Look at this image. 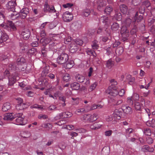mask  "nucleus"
Here are the masks:
<instances>
[{
	"mask_svg": "<svg viewBox=\"0 0 155 155\" xmlns=\"http://www.w3.org/2000/svg\"><path fill=\"white\" fill-rule=\"evenodd\" d=\"M113 11V8L111 6H107L104 10V12L105 13L107 14H109L110 12Z\"/></svg>",
	"mask_w": 155,
	"mask_h": 155,
	"instance_id": "nucleus-37",
	"label": "nucleus"
},
{
	"mask_svg": "<svg viewBox=\"0 0 155 155\" xmlns=\"http://www.w3.org/2000/svg\"><path fill=\"white\" fill-rule=\"evenodd\" d=\"M97 41L96 40H94L92 42L91 45L92 48L93 49H97L99 47L98 45L97 44Z\"/></svg>",
	"mask_w": 155,
	"mask_h": 155,
	"instance_id": "nucleus-40",
	"label": "nucleus"
},
{
	"mask_svg": "<svg viewBox=\"0 0 155 155\" xmlns=\"http://www.w3.org/2000/svg\"><path fill=\"white\" fill-rule=\"evenodd\" d=\"M71 40V37H66L64 38V42L66 44H67V43L70 42Z\"/></svg>",
	"mask_w": 155,
	"mask_h": 155,
	"instance_id": "nucleus-63",
	"label": "nucleus"
},
{
	"mask_svg": "<svg viewBox=\"0 0 155 155\" xmlns=\"http://www.w3.org/2000/svg\"><path fill=\"white\" fill-rule=\"evenodd\" d=\"M78 49V47L75 44H72L70 48V51L72 53H74L77 51Z\"/></svg>",
	"mask_w": 155,
	"mask_h": 155,
	"instance_id": "nucleus-30",
	"label": "nucleus"
},
{
	"mask_svg": "<svg viewBox=\"0 0 155 155\" xmlns=\"http://www.w3.org/2000/svg\"><path fill=\"white\" fill-rule=\"evenodd\" d=\"M148 25H152L151 29L152 31L155 32V19H149L148 20Z\"/></svg>",
	"mask_w": 155,
	"mask_h": 155,
	"instance_id": "nucleus-19",
	"label": "nucleus"
},
{
	"mask_svg": "<svg viewBox=\"0 0 155 155\" xmlns=\"http://www.w3.org/2000/svg\"><path fill=\"white\" fill-rule=\"evenodd\" d=\"M106 5V1L104 0H98L97 2V8L98 10L101 11L104 9Z\"/></svg>",
	"mask_w": 155,
	"mask_h": 155,
	"instance_id": "nucleus-8",
	"label": "nucleus"
},
{
	"mask_svg": "<svg viewBox=\"0 0 155 155\" xmlns=\"http://www.w3.org/2000/svg\"><path fill=\"white\" fill-rule=\"evenodd\" d=\"M1 26L4 28L6 29L8 31H10L11 29L9 25L7 24V25L2 24H1Z\"/></svg>",
	"mask_w": 155,
	"mask_h": 155,
	"instance_id": "nucleus-56",
	"label": "nucleus"
},
{
	"mask_svg": "<svg viewBox=\"0 0 155 155\" xmlns=\"http://www.w3.org/2000/svg\"><path fill=\"white\" fill-rule=\"evenodd\" d=\"M70 13L68 12H66L63 14L62 18L64 21L69 22L73 19V16Z\"/></svg>",
	"mask_w": 155,
	"mask_h": 155,
	"instance_id": "nucleus-6",
	"label": "nucleus"
},
{
	"mask_svg": "<svg viewBox=\"0 0 155 155\" xmlns=\"http://www.w3.org/2000/svg\"><path fill=\"white\" fill-rule=\"evenodd\" d=\"M18 73L15 72L12 74L11 76L8 77L9 85H13L19 79L18 76Z\"/></svg>",
	"mask_w": 155,
	"mask_h": 155,
	"instance_id": "nucleus-3",
	"label": "nucleus"
},
{
	"mask_svg": "<svg viewBox=\"0 0 155 155\" xmlns=\"http://www.w3.org/2000/svg\"><path fill=\"white\" fill-rule=\"evenodd\" d=\"M131 23V20L130 18L127 19L125 21V23L127 26H129Z\"/></svg>",
	"mask_w": 155,
	"mask_h": 155,
	"instance_id": "nucleus-58",
	"label": "nucleus"
},
{
	"mask_svg": "<svg viewBox=\"0 0 155 155\" xmlns=\"http://www.w3.org/2000/svg\"><path fill=\"white\" fill-rule=\"evenodd\" d=\"M9 69L10 70L15 71L17 70L15 65L14 64H10L9 65Z\"/></svg>",
	"mask_w": 155,
	"mask_h": 155,
	"instance_id": "nucleus-48",
	"label": "nucleus"
},
{
	"mask_svg": "<svg viewBox=\"0 0 155 155\" xmlns=\"http://www.w3.org/2000/svg\"><path fill=\"white\" fill-rule=\"evenodd\" d=\"M123 111L127 114H130L133 112L132 108L126 105H123L122 107Z\"/></svg>",
	"mask_w": 155,
	"mask_h": 155,
	"instance_id": "nucleus-11",
	"label": "nucleus"
},
{
	"mask_svg": "<svg viewBox=\"0 0 155 155\" xmlns=\"http://www.w3.org/2000/svg\"><path fill=\"white\" fill-rule=\"evenodd\" d=\"M21 35L23 38L25 40H27L29 38L30 35V32L29 30H26L22 31Z\"/></svg>",
	"mask_w": 155,
	"mask_h": 155,
	"instance_id": "nucleus-16",
	"label": "nucleus"
},
{
	"mask_svg": "<svg viewBox=\"0 0 155 155\" xmlns=\"http://www.w3.org/2000/svg\"><path fill=\"white\" fill-rule=\"evenodd\" d=\"M83 41L82 40L79 39H77L74 42L75 44L77 45H78L80 46L82 45L83 44Z\"/></svg>",
	"mask_w": 155,
	"mask_h": 155,
	"instance_id": "nucleus-55",
	"label": "nucleus"
},
{
	"mask_svg": "<svg viewBox=\"0 0 155 155\" xmlns=\"http://www.w3.org/2000/svg\"><path fill=\"white\" fill-rule=\"evenodd\" d=\"M8 37L5 33L3 32V33L0 37V44L3 41H5L8 39Z\"/></svg>",
	"mask_w": 155,
	"mask_h": 155,
	"instance_id": "nucleus-22",
	"label": "nucleus"
},
{
	"mask_svg": "<svg viewBox=\"0 0 155 155\" xmlns=\"http://www.w3.org/2000/svg\"><path fill=\"white\" fill-rule=\"evenodd\" d=\"M100 21L104 23H105V27L107 28L108 26V25L107 24V22L108 21L107 17L106 16L101 17L100 19Z\"/></svg>",
	"mask_w": 155,
	"mask_h": 155,
	"instance_id": "nucleus-25",
	"label": "nucleus"
},
{
	"mask_svg": "<svg viewBox=\"0 0 155 155\" xmlns=\"http://www.w3.org/2000/svg\"><path fill=\"white\" fill-rule=\"evenodd\" d=\"M25 60L23 58H18L17 60V62L18 65L22 64L25 62Z\"/></svg>",
	"mask_w": 155,
	"mask_h": 155,
	"instance_id": "nucleus-35",
	"label": "nucleus"
},
{
	"mask_svg": "<svg viewBox=\"0 0 155 155\" xmlns=\"http://www.w3.org/2000/svg\"><path fill=\"white\" fill-rule=\"evenodd\" d=\"M120 11L124 14H127L128 11V8L125 5L123 4L120 6Z\"/></svg>",
	"mask_w": 155,
	"mask_h": 155,
	"instance_id": "nucleus-23",
	"label": "nucleus"
},
{
	"mask_svg": "<svg viewBox=\"0 0 155 155\" xmlns=\"http://www.w3.org/2000/svg\"><path fill=\"white\" fill-rule=\"evenodd\" d=\"M71 87L73 90H78L80 87V84L77 82H74L71 84Z\"/></svg>",
	"mask_w": 155,
	"mask_h": 155,
	"instance_id": "nucleus-17",
	"label": "nucleus"
},
{
	"mask_svg": "<svg viewBox=\"0 0 155 155\" xmlns=\"http://www.w3.org/2000/svg\"><path fill=\"white\" fill-rule=\"evenodd\" d=\"M5 10L3 8L0 7V18L3 19L5 18Z\"/></svg>",
	"mask_w": 155,
	"mask_h": 155,
	"instance_id": "nucleus-42",
	"label": "nucleus"
},
{
	"mask_svg": "<svg viewBox=\"0 0 155 155\" xmlns=\"http://www.w3.org/2000/svg\"><path fill=\"white\" fill-rule=\"evenodd\" d=\"M43 11L45 12H54L56 10L53 6H50L47 2H46L44 5Z\"/></svg>",
	"mask_w": 155,
	"mask_h": 155,
	"instance_id": "nucleus-5",
	"label": "nucleus"
},
{
	"mask_svg": "<svg viewBox=\"0 0 155 155\" xmlns=\"http://www.w3.org/2000/svg\"><path fill=\"white\" fill-rule=\"evenodd\" d=\"M101 125H98L97 124L94 123L93 125L90 126V128L92 129L96 130L99 129L101 127Z\"/></svg>",
	"mask_w": 155,
	"mask_h": 155,
	"instance_id": "nucleus-41",
	"label": "nucleus"
},
{
	"mask_svg": "<svg viewBox=\"0 0 155 155\" xmlns=\"http://www.w3.org/2000/svg\"><path fill=\"white\" fill-rule=\"evenodd\" d=\"M111 99L110 98V100L109 101H111L113 102V104H116L117 105H118L120 104H121L122 101L121 100H119L117 101L116 100V97H113L111 96Z\"/></svg>",
	"mask_w": 155,
	"mask_h": 155,
	"instance_id": "nucleus-31",
	"label": "nucleus"
},
{
	"mask_svg": "<svg viewBox=\"0 0 155 155\" xmlns=\"http://www.w3.org/2000/svg\"><path fill=\"white\" fill-rule=\"evenodd\" d=\"M98 118L97 114H89V123L93 122L96 120Z\"/></svg>",
	"mask_w": 155,
	"mask_h": 155,
	"instance_id": "nucleus-29",
	"label": "nucleus"
},
{
	"mask_svg": "<svg viewBox=\"0 0 155 155\" xmlns=\"http://www.w3.org/2000/svg\"><path fill=\"white\" fill-rule=\"evenodd\" d=\"M155 121V120L152 119L151 121L148 120L146 122V125L148 126L153 127Z\"/></svg>",
	"mask_w": 155,
	"mask_h": 155,
	"instance_id": "nucleus-45",
	"label": "nucleus"
},
{
	"mask_svg": "<svg viewBox=\"0 0 155 155\" xmlns=\"http://www.w3.org/2000/svg\"><path fill=\"white\" fill-rule=\"evenodd\" d=\"M24 116H22L16 118L15 120L16 124L18 125L24 124L23 121L24 120Z\"/></svg>",
	"mask_w": 155,
	"mask_h": 155,
	"instance_id": "nucleus-27",
	"label": "nucleus"
},
{
	"mask_svg": "<svg viewBox=\"0 0 155 155\" xmlns=\"http://www.w3.org/2000/svg\"><path fill=\"white\" fill-rule=\"evenodd\" d=\"M123 48L121 47L118 48L116 50V51L120 55L121 54L123 53Z\"/></svg>",
	"mask_w": 155,
	"mask_h": 155,
	"instance_id": "nucleus-57",
	"label": "nucleus"
},
{
	"mask_svg": "<svg viewBox=\"0 0 155 155\" xmlns=\"http://www.w3.org/2000/svg\"><path fill=\"white\" fill-rule=\"evenodd\" d=\"M29 105L26 103H23L21 104H17L16 106V108L17 110H22L27 108Z\"/></svg>",
	"mask_w": 155,
	"mask_h": 155,
	"instance_id": "nucleus-13",
	"label": "nucleus"
},
{
	"mask_svg": "<svg viewBox=\"0 0 155 155\" xmlns=\"http://www.w3.org/2000/svg\"><path fill=\"white\" fill-rule=\"evenodd\" d=\"M119 28V25L116 22L114 23L111 26V29L113 31H116L118 30Z\"/></svg>",
	"mask_w": 155,
	"mask_h": 155,
	"instance_id": "nucleus-36",
	"label": "nucleus"
},
{
	"mask_svg": "<svg viewBox=\"0 0 155 155\" xmlns=\"http://www.w3.org/2000/svg\"><path fill=\"white\" fill-rule=\"evenodd\" d=\"M97 85V83L96 82H94L93 84H91V85L90 86L89 88L90 91H92L96 87Z\"/></svg>",
	"mask_w": 155,
	"mask_h": 155,
	"instance_id": "nucleus-50",
	"label": "nucleus"
},
{
	"mask_svg": "<svg viewBox=\"0 0 155 155\" xmlns=\"http://www.w3.org/2000/svg\"><path fill=\"white\" fill-rule=\"evenodd\" d=\"M122 108L119 109H116L114 114V116L116 117L118 119H120L122 115Z\"/></svg>",
	"mask_w": 155,
	"mask_h": 155,
	"instance_id": "nucleus-14",
	"label": "nucleus"
},
{
	"mask_svg": "<svg viewBox=\"0 0 155 155\" xmlns=\"http://www.w3.org/2000/svg\"><path fill=\"white\" fill-rule=\"evenodd\" d=\"M76 81L80 83H82L84 81L85 79V77L80 74L76 75L75 76Z\"/></svg>",
	"mask_w": 155,
	"mask_h": 155,
	"instance_id": "nucleus-24",
	"label": "nucleus"
},
{
	"mask_svg": "<svg viewBox=\"0 0 155 155\" xmlns=\"http://www.w3.org/2000/svg\"><path fill=\"white\" fill-rule=\"evenodd\" d=\"M81 119L84 122L89 123V114H85L84 115Z\"/></svg>",
	"mask_w": 155,
	"mask_h": 155,
	"instance_id": "nucleus-33",
	"label": "nucleus"
},
{
	"mask_svg": "<svg viewBox=\"0 0 155 155\" xmlns=\"http://www.w3.org/2000/svg\"><path fill=\"white\" fill-rule=\"evenodd\" d=\"M73 5V4L70 3H67L66 4L63 5V6L65 8L68 7H71Z\"/></svg>",
	"mask_w": 155,
	"mask_h": 155,
	"instance_id": "nucleus-61",
	"label": "nucleus"
},
{
	"mask_svg": "<svg viewBox=\"0 0 155 155\" xmlns=\"http://www.w3.org/2000/svg\"><path fill=\"white\" fill-rule=\"evenodd\" d=\"M138 12H137L135 14V21L138 22L140 21L143 18V17L142 15H140L138 17Z\"/></svg>",
	"mask_w": 155,
	"mask_h": 155,
	"instance_id": "nucleus-39",
	"label": "nucleus"
},
{
	"mask_svg": "<svg viewBox=\"0 0 155 155\" xmlns=\"http://www.w3.org/2000/svg\"><path fill=\"white\" fill-rule=\"evenodd\" d=\"M134 107L135 109L137 110H140L141 109V105L139 102H136L135 104Z\"/></svg>",
	"mask_w": 155,
	"mask_h": 155,
	"instance_id": "nucleus-47",
	"label": "nucleus"
},
{
	"mask_svg": "<svg viewBox=\"0 0 155 155\" xmlns=\"http://www.w3.org/2000/svg\"><path fill=\"white\" fill-rule=\"evenodd\" d=\"M63 80L66 82L70 81L71 80V78L69 74L67 73L65 74L63 76Z\"/></svg>",
	"mask_w": 155,
	"mask_h": 155,
	"instance_id": "nucleus-38",
	"label": "nucleus"
},
{
	"mask_svg": "<svg viewBox=\"0 0 155 155\" xmlns=\"http://www.w3.org/2000/svg\"><path fill=\"white\" fill-rule=\"evenodd\" d=\"M126 79L130 85H132L135 83V79L134 78L132 77L131 75H127L126 77Z\"/></svg>",
	"mask_w": 155,
	"mask_h": 155,
	"instance_id": "nucleus-18",
	"label": "nucleus"
},
{
	"mask_svg": "<svg viewBox=\"0 0 155 155\" xmlns=\"http://www.w3.org/2000/svg\"><path fill=\"white\" fill-rule=\"evenodd\" d=\"M86 111L85 110L84 108H82L77 109L75 111V113L77 114L78 113H86Z\"/></svg>",
	"mask_w": 155,
	"mask_h": 155,
	"instance_id": "nucleus-52",
	"label": "nucleus"
},
{
	"mask_svg": "<svg viewBox=\"0 0 155 155\" xmlns=\"http://www.w3.org/2000/svg\"><path fill=\"white\" fill-rule=\"evenodd\" d=\"M3 119L5 120L11 121L13 120L12 113H8L5 114Z\"/></svg>",
	"mask_w": 155,
	"mask_h": 155,
	"instance_id": "nucleus-15",
	"label": "nucleus"
},
{
	"mask_svg": "<svg viewBox=\"0 0 155 155\" xmlns=\"http://www.w3.org/2000/svg\"><path fill=\"white\" fill-rule=\"evenodd\" d=\"M110 82L111 85L109 86L108 88L106 90V93L108 94L109 98L111 99V96L115 97L117 94L120 96H122L124 95L125 93V91L124 89H122L119 92L117 91V82L114 79H111Z\"/></svg>",
	"mask_w": 155,
	"mask_h": 155,
	"instance_id": "nucleus-1",
	"label": "nucleus"
},
{
	"mask_svg": "<svg viewBox=\"0 0 155 155\" xmlns=\"http://www.w3.org/2000/svg\"><path fill=\"white\" fill-rule=\"evenodd\" d=\"M120 33L121 34L124 41L127 40V38L129 36V31L126 26H123L121 28Z\"/></svg>",
	"mask_w": 155,
	"mask_h": 155,
	"instance_id": "nucleus-4",
	"label": "nucleus"
},
{
	"mask_svg": "<svg viewBox=\"0 0 155 155\" xmlns=\"http://www.w3.org/2000/svg\"><path fill=\"white\" fill-rule=\"evenodd\" d=\"M42 107L41 106L38 105L37 104H35L33 105H31L30 106V108H39L41 109Z\"/></svg>",
	"mask_w": 155,
	"mask_h": 155,
	"instance_id": "nucleus-59",
	"label": "nucleus"
},
{
	"mask_svg": "<svg viewBox=\"0 0 155 155\" xmlns=\"http://www.w3.org/2000/svg\"><path fill=\"white\" fill-rule=\"evenodd\" d=\"M56 120H58L59 119H61L63 118V113H60L58 115L56 116L54 118Z\"/></svg>",
	"mask_w": 155,
	"mask_h": 155,
	"instance_id": "nucleus-60",
	"label": "nucleus"
},
{
	"mask_svg": "<svg viewBox=\"0 0 155 155\" xmlns=\"http://www.w3.org/2000/svg\"><path fill=\"white\" fill-rule=\"evenodd\" d=\"M49 67L46 66L44 68V70L42 71V74H44L43 75H46V74L48 73L49 70Z\"/></svg>",
	"mask_w": 155,
	"mask_h": 155,
	"instance_id": "nucleus-46",
	"label": "nucleus"
},
{
	"mask_svg": "<svg viewBox=\"0 0 155 155\" xmlns=\"http://www.w3.org/2000/svg\"><path fill=\"white\" fill-rule=\"evenodd\" d=\"M41 127H49V128H51L52 127V125L50 123L47 124H42Z\"/></svg>",
	"mask_w": 155,
	"mask_h": 155,
	"instance_id": "nucleus-54",
	"label": "nucleus"
},
{
	"mask_svg": "<svg viewBox=\"0 0 155 155\" xmlns=\"http://www.w3.org/2000/svg\"><path fill=\"white\" fill-rule=\"evenodd\" d=\"M91 11L89 9H85L82 11L81 13V15L85 17H87L90 14Z\"/></svg>",
	"mask_w": 155,
	"mask_h": 155,
	"instance_id": "nucleus-28",
	"label": "nucleus"
},
{
	"mask_svg": "<svg viewBox=\"0 0 155 155\" xmlns=\"http://www.w3.org/2000/svg\"><path fill=\"white\" fill-rule=\"evenodd\" d=\"M11 107V104L9 103H5L3 104L2 110L3 111H7L10 109Z\"/></svg>",
	"mask_w": 155,
	"mask_h": 155,
	"instance_id": "nucleus-21",
	"label": "nucleus"
},
{
	"mask_svg": "<svg viewBox=\"0 0 155 155\" xmlns=\"http://www.w3.org/2000/svg\"><path fill=\"white\" fill-rule=\"evenodd\" d=\"M57 107L55 105H51L49 106V107L48 108V110L54 111L55 110H57Z\"/></svg>",
	"mask_w": 155,
	"mask_h": 155,
	"instance_id": "nucleus-49",
	"label": "nucleus"
},
{
	"mask_svg": "<svg viewBox=\"0 0 155 155\" xmlns=\"http://www.w3.org/2000/svg\"><path fill=\"white\" fill-rule=\"evenodd\" d=\"M64 64V67L66 69H70L72 68L74 65V62L71 60H69L67 61L66 63Z\"/></svg>",
	"mask_w": 155,
	"mask_h": 155,
	"instance_id": "nucleus-12",
	"label": "nucleus"
},
{
	"mask_svg": "<svg viewBox=\"0 0 155 155\" xmlns=\"http://www.w3.org/2000/svg\"><path fill=\"white\" fill-rule=\"evenodd\" d=\"M12 113L13 117V119L15 118H18L19 117H20L23 116V114L21 113H16L15 114L14 113Z\"/></svg>",
	"mask_w": 155,
	"mask_h": 155,
	"instance_id": "nucleus-53",
	"label": "nucleus"
},
{
	"mask_svg": "<svg viewBox=\"0 0 155 155\" xmlns=\"http://www.w3.org/2000/svg\"><path fill=\"white\" fill-rule=\"evenodd\" d=\"M81 26V22L80 21H75L71 25V27L74 31L80 28Z\"/></svg>",
	"mask_w": 155,
	"mask_h": 155,
	"instance_id": "nucleus-10",
	"label": "nucleus"
},
{
	"mask_svg": "<svg viewBox=\"0 0 155 155\" xmlns=\"http://www.w3.org/2000/svg\"><path fill=\"white\" fill-rule=\"evenodd\" d=\"M51 41L50 38H46L45 39L42 38L40 40V42L42 43V45L45 46L49 43Z\"/></svg>",
	"mask_w": 155,
	"mask_h": 155,
	"instance_id": "nucleus-26",
	"label": "nucleus"
},
{
	"mask_svg": "<svg viewBox=\"0 0 155 155\" xmlns=\"http://www.w3.org/2000/svg\"><path fill=\"white\" fill-rule=\"evenodd\" d=\"M46 36V34L44 30H42L40 33V36L43 38Z\"/></svg>",
	"mask_w": 155,
	"mask_h": 155,
	"instance_id": "nucleus-62",
	"label": "nucleus"
},
{
	"mask_svg": "<svg viewBox=\"0 0 155 155\" xmlns=\"http://www.w3.org/2000/svg\"><path fill=\"white\" fill-rule=\"evenodd\" d=\"M106 62V66L109 68H110L114 65V62L111 59H110Z\"/></svg>",
	"mask_w": 155,
	"mask_h": 155,
	"instance_id": "nucleus-32",
	"label": "nucleus"
},
{
	"mask_svg": "<svg viewBox=\"0 0 155 155\" xmlns=\"http://www.w3.org/2000/svg\"><path fill=\"white\" fill-rule=\"evenodd\" d=\"M104 30L107 32L108 31L107 30V27H105L104 28H99L97 30V33L98 34H99L101 33L102 32L103 30Z\"/></svg>",
	"mask_w": 155,
	"mask_h": 155,
	"instance_id": "nucleus-51",
	"label": "nucleus"
},
{
	"mask_svg": "<svg viewBox=\"0 0 155 155\" xmlns=\"http://www.w3.org/2000/svg\"><path fill=\"white\" fill-rule=\"evenodd\" d=\"M20 18V17L19 13H17L15 11L13 12V13L10 15V18L12 20H18Z\"/></svg>",
	"mask_w": 155,
	"mask_h": 155,
	"instance_id": "nucleus-20",
	"label": "nucleus"
},
{
	"mask_svg": "<svg viewBox=\"0 0 155 155\" xmlns=\"http://www.w3.org/2000/svg\"><path fill=\"white\" fill-rule=\"evenodd\" d=\"M8 24L9 25L10 27V28H11L13 31H15L16 30V27L14 25V23L11 21H8Z\"/></svg>",
	"mask_w": 155,
	"mask_h": 155,
	"instance_id": "nucleus-34",
	"label": "nucleus"
},
{
	"mask_svg": "<svg viewBox=\"0 0 155 155\" xmlns=\"http://www.w3.org/2000/svg\"><path fill=\"white\" fill-rule=\"evenodd\" d=\"M69 59L68 55L64 52L59 51L57 58V62L60 64H63Z\"/></svg>",
	"mask_w": 155,
	"mask_h": 155,
	"instance_id": "nucleus-2",
	"label": "nucleus"
},
{
	"mask_svg": "<svg viewBox=\"0 0 155 155\" xmlns=\"http://www.w3.org/2000/svg\"><path fill=\"white\" fill-rule=\"evenodd\" d=\"M144 133L147 136H150L151 135V131L149 128H145L143 130Z\"/></svg>",
	"mask_w": 155,
	"mask_h": 155,
	"instance_id": "nucleus-43",
	"label": "nucleus"
},
{
	"mask_svg": "<svg viewBox=\"0 0 155 155\" xmlns=\"http://www.w3.org/2000/svg\"><path fill=\"white\" fill-rule=\"evenodd\" d=\"M147 141L149 144H151L153 142V139L150 137H148L147 139Z\"/></svg>",
	"mask_w": 155,
	"mask_h": 155,
	"instance_id": "nucleus-64",
	"label": "nucleus"
},
{
	"mask_svg": "<svg viewBox=\"0 0 155 155\" xmlns=\"http://www.w3.org/2000/svg\"><path fill=\"white\" fill-rule=\"evenodd\" d=\"M29 10L28 8H26L22 9L19 13L20 18H25L29 13Z\"/></svg>",
	"mask_w": 155,
	"mask_h": 155,
	"instance_id": "nucleus-9",
	"label": "nucleus"
},
{
	"mask_svg": "<svg viewBox=\"0 0 155 155\" xmlns=\"http://www.w3.org/2000/svg\"><path fill=\"white\" fill-rule=\"evenodd\" d=\"M16 4L15 2L9 1L6 5L8 10L14 12L15 11V7Z\"/></svg>",
	"mask_w": 155,
	"mask_h": 155,
	"instance_id": "nucleus-7",
	"label": "nucleus"
},
{
	"mask_svg": "<svg viewBox=\"0 0 155 155\" xmlns=\"http://www.w3.org/2000/svg\"><path fill=\"white\" fill-rule=\"evenodd\" d=\"M132 98L133 101H138V100L139 98V95L136 93H134L132 96Z\"/></svg>",
	"mask_w": 155,
	"mask_h": 155,
	"instance_id": "nucleus-44",
	"label": "nucleus"
}]
</instances>
